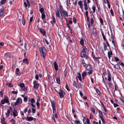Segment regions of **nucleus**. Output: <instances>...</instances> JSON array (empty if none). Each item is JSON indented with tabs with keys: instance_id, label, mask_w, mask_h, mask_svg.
Segmentation results:
<instances>
[{
	"instance_id": "nucleus-1",
	"label": "nucleus",
	"mask_w": 124,
	"mask_h": 124,
	"mask_svg": "<svg viewBox=\"0 0 124 124\" xmlns=\"http://www.w3.org/2000/svg\"><path fill=\"white\" fill-rule=\"evenodd\" d=\"M39 50L41 56L45 58L46 53V50L45 48L44 47H41L39 48Z\"/></svg>"
},
{
	"instance_id": "nucleus-2",
	"label": "nucleus",
	"mask_w": 124,
	"mask_h": 124,
	"mask_svg": "<svg viewBox=\"0 0 124 124\" xmlns=\"http://www.w3.org/2000/svg\"><path fill=\"white\" fill-rule=\"evenodd\" d=\"M22 103L21 99L20 98H18L17 99L16 102H15L14 106H16L18 104H20Z\"/></svg>"
},
{
	"instance_id": "nucleus-3",
	"label": "nucleus",
	"mask_w": 124,
	"mask_h": 124,
	"mask_svg": "<svg viewBox=\"0 0 124 124\" xmlns=\"http://www.w3.org/2000/svg\"><path fill=\"white\" fill-rule=\"evenodd\" d=\"M59 93L61 98H62L65 95L64 92L61 89L60 90L59 92Z\"/></svg>"
},
{
	"instance_id": "nucleus-4",
	"label": "nucleus",
	"mask_w": 124,
	"mask_h": 124,
	"mask_svg": "<svg viewBox=\"0 0 124 124\" xmlns=\"http://www.w3.org/2000/svg\"><path fill=\"white\" fill-rule=\"evenodd\" d=\"M51 102L53 110H56L55 105L54 101H51Z\"/></svg>"
},
{
	"instance_id": "nucleus-5",
	"label": "nucleus",
	"mask_w": 124,
	"mask_h": 124,
	"mask_svg": "<svg viewBox=\"0 0 124 124\" xmlns=\"http://www.w3.org/2000/svg\"><path fill=\"white\" fill-rule=\"evenodd\" d=\"M111 65L114 66V68H115L116 70V69H120V67L119 64H117L115 65L112 63H111Z\"/></svg>"
},
{
	"instance_id": "nucleus-6",
	"label": "nucleus",
	"mask_w": 124,
	"mask_h": 124,
	"mask_svg": "<svg viewBox=\"0 0 124 124\" xmlns=\"http://www.w3.org/2000/svg\"><path fill=\"white\" fill-rule=\"evenodd\" d=\"M40 31L41 33L43 35L45 36V35L46 33L44 29L40 28Z\"/></svg>"
},
{
	"instance_id": "nucleus-7",
	"label": "nucleus",
	"mask_w": 124,
	"mask_h": 124,
	"mask_svg": "<svg viewBox=\"0 0 124 124\" xmlns=\"http://www.w3.org/2000/svg\"><path fill=\"white\" fill-rule=\"evenodd\" d=\"M56 15L57 16L59 17L60 16V13H61L60 10L59 9H58L55 11Z\"/></svg>"
},
{
	"instance_id": "nucleus-8",
	"label": "nucleus",
	"mask_w": 124,
	"mask_h": 124,
	"mask_svg": "<svg viewBox=\"0 0 124 124\" xmlns=\"http://www.w3.org/2000/svg\"><path fill=\"white\" fill-rule=\"evenodd\" d=\"M4 12V9L3 8L0 9V16H2Z\"/></svg>"
},
{
	"instance_id": "nucleus-9",
	"label": "nucleus",
	"mask_w": 124,
	"mask_h": 124,
	"mask_svg": "<svg viewBox=\"0 0 124 124\" xmlns=\"http://www.w3.org/2000/svg\"><path fill=\"white\" fill-rule=\"evenodd\" d=\"M54 66L55 70L56 71L58 69V66L57 63L55 62H54Z\"/></svg>"
},
{
	"instance_id": "nucleus-10",
	"label": "nucleus",
	"mask_w": 124,
	"mask_h": 124,
	"mask_svg": "<svg viewBox=\"0 0 124 124\" xmlns=\"http://www.w3.org/2000/svg\"><path fill=\"white\" fill-rule=\"evenodd\" d=\"M93 30V34L95 36H96V29L94 28H93L92 29Z\"/></svg>"
},
{
	"instance_id": "nucleus-11",
	"label": "nucleus",
	"mask_w": 124,
	"mask_h": 124,
	"mask_svg": "<svg viewBox=\"0 0 124 124\" xmlns=\"http://www.w3.org/2000/svg\"><path fill=\"white\" fill-rule=\"evenodd\" d=\"M110 51V52H108V55L109 59H110V55H113V53L112 51L111 50L110 48L109 49Z\"/></svg>"
},
{
	"instance_id": "nucleus-12",
	"label": "nucleus",
	"mask_w": 124,
	"mask_h": 124,
	"mask_svg": "<svg viewBox=\"0 0 124 124\" xmlns=\"http://www.w3.org/2000/svg\"><path fill=\"white\" fill-rule=\"evenodd\" d=\"M108 80L109 81H110L111 80V78H110V73L109 71H108Z\"/></svg>"
},
{
	"instance_id": "nucleus-13",
	"label": "nucleus",
	"mask_w": 124,
	"mask_h": 124,
	"mask_svg": "<svg viewBox=\"0 0 124 124\" xmlns=\"http://www.w3.org/2000/svg\"><path fill=\"white\" fill-rule=\"evenodd\" d=\"M92 65H89L87 66L86 68L87 70H92Z\"/></svg>"
},
{
	"instance_id": "nucleus-14",
	"label": "nucleus",
	"mask_w": 124,
	"mask_h": 124,
	"mask_svg": "<svg viewBox=\"0 0 124 124\" xmlns=\"http://www.w3.org/2000/svg\"><path fill=\"white\" fill-rule=\"evenodd\" d=\"M52 17L53 19V20L51 21V22L52 24H53L55 22V19L53 15L52 16Z\"/></svg>"
},
{
	"instance_id": "nucleus-15",
	"label": "nucleus",
	"mask_w": 124,
	"mask_h": 124,
	"mask_svg": "<svg viewBox=\"0 0 124 124\" xmlns=\"http://www.w3.org/2000/svg\"><path fill=\"white\" fill-rule=\"evenodd\" d=\"M27 120L29 121H32L34 119V118L31 116L27 117Z\"/></svg>"
},
{
	"instance_id": "nucleus-16",
	"label": "nucleus",
	"mask_w": 124,
	"mask_h": 124,
	"mask_svg": "<svg viewBox=\"0 0 124 124\" xmlns=\"http://www.w3.org/2000/svg\"><path fill=\"white\" fill-rule=\"evenodd\" d=\"M10 113V110L9 109H7V113H5V115L7 117H8L9 116Z\"/></svg>"
},
{
	"instance_id": "nucleus-17",
	"label": "nucleus",
	"mask_w": 124,
	"mask_h": 124,
	"mask_svg": "<svg viewBox=\"0 0 124 124\" xmlns=\"http://www.w3.org/2000/svg\"><path fill=\"white\" fill-rule=\"evenodd\" d=\"M62 12L64 16H68V13L67 11L65 10H63V12Z\"/></svg>"
},
{
	"instance_id": "nucleus-18",
	"label": "nucleus",
	"mask_w": 124,
	"mask_h": 124,
	"mask_svg": "<svg viewBox=\"0 0 124 124\" xmlns=\"http://www.w3.org/2000/svg\"><path fill=\"white\" fill-rule=\"evenodd\" d=\"M18 114L17 111L15 109L14 110V112H13V115L14 117H15L17 116Z\"/></svg>"
},
{
	"instance_id": "nucleus-19",
	"label": "nucleus",
	"mask_w": 124,
	"mask_h": 124,
	"mask_svg": "<svg viewBox=\"0 0 124 124\" xmlns=\"http://www.w3.org/2000/svg\"><path fill=\"white\" fill-rule=\"evenodd\" d=\"M39 86V85L38 84H35L34 85V88L36 89H37Z\"/></svg>"
},
{
	"instance_id": "nucleus-20",
	"label": "nucleus",
	"mask_w": 124,
	"mask_h": 124,
	"mask_svg": "<svg viewBox=\"0 0 124 124\" xmlns=\"http://www.w3.org/2000/svg\"><path fill=\"white\" fill-rule=\"evenodd\" d=\"M5 55L6 57H8L10 58H11V54L8 53H7L5 54Z\"/></svg>"
},
{
	"instance_id": "nucleus-21",
	"label": "nucleus",
	"mask_w": 124,
	"mask_h": 124,
	"mask_svg": "<svg viewBox=\"0 0 124 124\" xmlns=\"http://www.w3.org/2000/svg\"><path fill=\"white\" fill-rule=\"evenodd\" d=\"M83 52V51H82L81 53V56L82 57H85L86 55L85 54L86 53H84V52Z\"/></svg>"
},
{
	"instance_id": "nucleus-22",
	"label": "nucleus",
	"mask_w": 124,
	"mask_h": 124,
	"mask_svg": "<svg viewBox=\"0 0 124 124\" xmlns=\"http://www.w3.org/2000/svg\"><path fill=\"white\" fill-rule=\"evenodd\" d=\"M82 1L81 0H80L79 1L78 3V4L79 5L80 7L81 8H82Z\"/></svg>"
},
{
	"instance_id": "nucleus-23",
	"label": "nucleus",
	"mask_w": 124,
	"mask_h": 124,
	"mask_svg": "<svg viewBox=\"0 0 124 124\" xmlns=\"http://www.w3.org/2000/svg\"><path fill=\"white\" fill-rule=\"evenodd\" d=\"M56 80L57 83L58 84H60L61 83L60 80V78L58 77H57L56 78Z\"/></svg>"
},
{
	"instance_id": "nucleus-24",
	"label": "nucleus",
	"mask_w": 124,
	"mask_h": 124,
	"mask_svg": "<svg viewBox=\"0 0 124 124\" xmlns=\"http://www.w3.org/2000/svg\"><path fill=\"white\" fill-rule=\"evenodd\" d=\"M19 85L20 86L21 89H22L25 86L24 85V83H22L21 84H20Z\"/></svg>"
},
{
	"instance_id": "nucleus-25",
	"label": "nucleus",
	"mask_w": 124,
	"mask_h": 124,
	"mask_svg": "<svg viewBox=\"0 0 124 124\" xmlns=\"http://www.w3.org/2000/svg\"><path fill=\"white\" fill-rule=\"evenodd\" d=\"M18 18H22V19H23V16H22V15L21 13L20 12H19V14L18 15Z\"/></svg>"
},
{
	"instance_id": "nucleus-26",
	"label": "nucleus",
	"mask_w": 124,
	"mask_h": 124,
	"mask_svg": "<svg viewBox=\"0 0 124 124\" xmlns=\"http://www.w3.org/2000/svg\"><path fill=\"white\" fill-rule=\"evenodd\" d=\"M98 111L99 112V116H103V114L102 113V112L101 111H100V110H98Z\"/></svg>"
},
{
	"instance_id": "nucleus-27",
	"label": "nucleus",
	"mask_w": 124,
	"mask_h": 124,
	"mask_svg": "<svg viewBox=\"0 0 124 124\" xmlns=\"http://www.w3.org/2000/svg\"><path fill=\"white\" fill-rule=\"evenodd\" d=\"M87 50V49L85 46H83V50L82 51H83V52L84 53H86V51Z\"/></svg>"
},
{
	"instance_id": "nucleus-28",
	"label": "nucleus",
	"mask_w": 124,
	"mask_h": 124,
	"mask_svg": "<svg viewBox=\"0 0 124 124\" xmlns=\"http://www.w3.org/2000/svg\"><path fill=\"white\" fill-rule=\"evenodd\" d=\"M6 85L8 86L11 87H13V85L10 83H6Z\"/></svg>"
},
{
	"instance_id": "nucleus-29",
	"label": "nucleus",
	"mask_w": 124,
	"mask_h": 124,
	"mask_svg": "<svg viewBox=\"0 0 124 124\" xmlns=\"http://www.w3.org/2000/svg\"><path fill=\"white\" fill-rule=\"evenodd\" d=\"M10 121H11L12 123V124H15L16 121L13 118H12Z\"/></svg>"
},
{
	"instance_id": "nucleus-30",
	"label": "nucleus",
	"mask_w": 124,
	"mask_h": 124,
	"mask_svg": "<svg viewBox=\"0 0 124 124\" xmlns=\"http://www.w3.org/2000/svg\"><path fill=\"white\" fill-rule=\"evenodd\" d=\"M87 75L86 72H85L84 71L82 73V76L85 77Z\"/></svg>"
},
{
	"instance_id": "nucleus-31",
	"label": "nucleus",
	"mask_w": 124,
	"mask_h": 124,
	"mask_svg": "<svg viewBox=\"0 0 124 124\" xmlns=\"http://www.w3.org/2000/svg\"><path fill=\"white\" fill-rule=\"evenodd\" d=\"M23 62L24 63H26L27 64H28V61L27 59L26 58L24 59L23 61Z\"/></svg>"
},
{
	"instance_id": "nucleus-32",
	"label": "nucleus",
	"mask_w": 124,
	"mask_h": 124,
	"mask_svg": "<svg viewBox=\"0 0 124 124\" xmlns=\"http://www.w3.org/2000/svg\"><path fill=\"white\" fill-rule=\"evenodd\" d=\"M82 63L83 64L84 67H85L86 65V64L85 63L84 60H83L82 61Z\"/></svg>"
},
{
	"instance_id": "nucleus-33",
	"label": "nucleus",
	"mask_w": 124,
	"mask_h": 124,
	"mask_svg": "<svg viewBox=\"0 0 124 124\" xmlns=\"http://www.w3.org/2000/svg\"><path fill=\"white\" fill-rule=\"evenodd\" d=\"M45 15L44 13L42 14L41 15V18L42 20H43L45 19Z\"/></svg>"
},
{
	"instance_id": "nucleus-34",
	"label": "nucleus",
	"mask_w": 124,
	"mask_h": 124,
	"mask_svg": "<svg viewBox=\"0 0 124 124\" xmlns=\"http://www.w3.org/2000/svg\"><path fill=\"white\" fill-rule=\"evenodd\" d=\"M6 0H2L1 2V4L2 5H3L5 4L6 2Z\"/></svg>"
},
{
	"instance_id": "nucleus-35",
	"label": "nucleus",
	"mask_w": 124,
	"mask_h": 124,
	"mask_svg": "<svg viewBox=\"0 0 124 124\" xmlns=\"http://www.w3.org/2000/svg\"><path fill=\"white\" fill-rule=\"evenodd\" d=\"M80 43L82 45H83L84 44V43L83 39H81L80 41Z\"/></svg>"
},
{
	"instance_id": "nucleus-36",
	"label": "nucleus",
	"mask_w": 124,
	"mask_h": 124,
	"mask_svg": "<svg viewBox=\"0 0 124 124\" xmlns=\"http://www.w3.org/2000/svg\"><path fill=\"white\" fill-rule=\"evenodd\" d=\"M92 8L93 10V12L94 13L95 11V7L94 6H93L92 7Z\"/></svg>"
},
{
	"instance_id": "nucleus-37",
	"label": "nucleus",
	"mask_w": 124,
	"mask_h": 124,
	"mask_svg": "<svg viewBox=\"0 0 124 124\" xmlns=\"http://www.w3.org/2000/svg\"><path fill=\"white\" fill-rule=\"evenodd\" d=\"M104 49L105 51H106L107 49V46L105 44L103 43Z\"/></svg>"
},
{
	"instance_id": "nucleus-38",
	"label": "nucleus",
	"mask_w": 124,
	"mask_h": 124,
	"mask_svg": "<svg viewBox=\"0 0 124 124\" xmlns=\"http://www.w3.org/2000/svg\"><path fill=\"white\" fill-rule=\"evenodd\" d=\"M67 39H69L70 42H71V43H72V40H71L70 37L67 35Z\"/></svg>"
},
{
	"instance_id": "nucleus-39",
	"label": "nucleus",
	"mask_w": 124,
	"mask_h": 124,
	"mask_svg": "<svg viewBox=\"0 0 124 124\" xmlns=\"http://www.w3.org/2000/svg\"><path fill=\"white\" fill-rule=\"evenodd\" d=\"M60 10L61 11L63 12V11L64 10L63 9V8H62V6L61 5H60Z\"/></svg>"
},
{
	"instance_id": "nucleus-40",
	"label": "nucleus",
	"mask_w": 124,
	"mask_h": 124,
	"mask_svg": "<svg viewBox=\"0 0 124 124\" xmlns=\"http://www.w3.org/2000/svg\"><path fill=\"white\" fill-rule=\"evenodd\" d=\"M74 123L76 124H78L80 123V122L78 120H76L74 121Z\"/></svg>"
},
{
	"instance_id": "nucleus-41",
	"label": "nucleus",
	"mask_w": 124,
	"mask_h": 124,
	"mask_svg": "<svg viewBox=\"0 0 124 124\" xmlns=\"http://www.w3.org/2000/svg\"><path fill=\"white\" fill-rule=\"evenodd\" d=\"M102 35L103 36V39L104 40H105V41L106 40V39L105 37V36L104 35V34L103 33H102Z\"/></svg>"
},
{
	"instance_id": "nucleus-42",
	"label": "nucleus",
	"mask_w": 124,
	"mask_h": 124,
	"mask_svg": "<svg viewBox=\"0 0 124 124\" xmlns=\"http://www.w3.org/2000/svg\"><path fill=\"white\" fill-rule=\"evenodd\" d=\"M44 9L43 8H41L40 9L39 11L41 13H42L44 11Z\"/></svg>"
},
{
	"instance_id": "nucleus-43",
	"label": "nucleus",
	"mask_w": 124,
	"mask_h": 124,
	"mask_svg": "<svg viewBox=\"0 0 124 124\" xmlns=\"http://www.w3.org/2000/svg\"><path fill=\"white\" fill-rule=\"evenodd\" d=\"M91 111L93 112V114H94L95 113V110L94 109V108H91Z\"/></svg>"
},
{
	"instance_id": "nucleus-44",
	"label": "nucleus",
	"mask_w": 124,
	"mask_h": 124,
	"mask_svg": "<svg viewBox=\"0 0 124 124\" xmlns=\"http://www.w3.org/2000/svg\"><path fill=\"white\" fill-rule=\"evenodd\" d=\"M30 102L32 103H34L35 102V100L33 98H32L31 99Z\"/></svg>"
},
{
	"instance_id": "nucleus-45",
	"label": "nucleus",
	"mask_w": 124,
	"mask_h": 124,
	"mask_svg": "<svg viewBox=\"0 0 124 124\" xmlns=\"http://www.w3.org/2000/svg\"><path fill=\"white\" fill-rule=\"evenodd\" d=\"M70 0H67V6H69L70 4Z\"/></svg>"
},
{
	"instance_id": "nucleus-46",
	"label": "nucleus",
	"mask_w": 124,
	"mask_h": 124,
	"mask_svg": "<svg viewBox=\"0 0 124 124\" xmlns=\"http://www.w3.org/2000/svg\"><path fill=\"white\" fill-rule=\"evenodd\" d=\"M20 70L19 68H17L16 70V72L17 74L18 72Z\"/></svg>"
},
{
	"instance_id": "nucleus-47",
	"label": "nucleus",
	"mask_w": 124,
	"mask_h": 124,
	"mask_svg": "<svg viewBox=\"0 0 124 124\" xmlns=\"http://www.w3.org/2000/svg\"><path fill=\"white\" fill-rule=\"evenodd\" d=\"M65 87L68 91H70V90L68 88V85H66Z\"/></svg>"
},
{
	"instance_id": "nucleus-48",
	"label": "nucleus",
	"mask_w": 124,
	"mask_h": 124,
	"mask_svg": "<svg viewBox=\"0 0 124 124\" xmlns=\"http://www.w3.org/2000/svg\"><path fill=\"white\" fill-rule=\"evenodd\" d=\"M1 121L2 124H6V123L5 121H3L2 120V119H1Z\"/></svg>"
},
{
	"instance_id": "nucleus-49",
	"label": "nucleus",
	"mask_w": 124,
	"mask_h": 124,
	"mask_svg": "<svg viewBox=\"0 0 124 124\" xmlns=\"http://www.w3.org/2000/svg\"><path fill=\"white\" fill-rule=\"evenodd\" d=\"M93 73V71L92 70H90V71L88 72V74L90 75L92 74Z\"/></svg>"
},
{
	"instance_id": "nucleus-50",
	"label": "nucleus",
	"mask_w": 124,
	"mask_h": 124,
	"mask_svg": "<svg viewBox=\"0 0 124 124\" xmlns=\"http://www.w3.org/2000/svg\"><path fill=\"white\" fill-rule=\"evenodd\" d=\"M73 85L74 87L76 88H78L77 86L76 85V84L75 82H74L73 83Z\"/></svg>"
},
{
	"instance_id": "nucleus-51",
	"label": "nucleus",
	"mask_w": 124,
	"mask_h": 124,
	"mask_svg": "<svg viewBox=\"0 0 124 124\" xmlns=\"http://www.w3.org/2000/svg\"><path fill=\"white\" fill-rule=\"evenodd\" d=\"M22 24L23 25H24L25 23V21L24 20H23L22 19Z\"/></svg>"
},
{
	"instance_id": "nucleus-52",
	"label": "nucleus",
	"mask_w": 124,
	"mask_h": 124,
	"mask_svg": "<svg viewBox=\"0 0 124 124\" xmlns=\"http://www.w3.org/2000/svg\"><path fill=\"white\" fill-rule=\"evenodd\" d=\"M36 105L37 107L40 106V103L39 101H37L36 102Z\"/></svg>"
},
{
	"instance_id": "nucleus-53",
	"label": "nucleus",
	"mask_w": 124,
	"mask_h": 124,
	"mask_svg": "<svg viewBox=\"0 0 124 124\" xmlns=\"http://www.w3.org/2000/svg\"><path fill=\"white\" fill-rule=\"evenodd\" d=\"M112 42L114 46H115V41H114V39H112Z\"/></svg>"
},
{
	"instance_id": "nucleus-54",
	"label": "nucleus",
	"mask_w": 124,
	"mask_h": 124,
	"mask_svg": "<svg viewBox=\"0 0 124 124\" xmlns=\"http://www.w3.org/2000/svg\"><path fill=\"white\" fill-rule=\"evenodd\" d=\"M100 21L101 23L102 24L103 23V19H102L101 18H100Z\"/></svg>"
},
{
	"instance_id": "nucleus-55",
	"label": "nucleus",
	"mask_w": 124,
	"mask_h": 124,
	"mask_svg": "<svg viewBox=\"0 0 124 124\" xmlns=\"http://www.w3.org/2000/svg\"><path fill=\"white\" fill-rule=\"evenodd\" d=\"M32 112L33 113H35V111H36V110H35V109L34 108H32Z\"/></svg>"
},
{
	"instance_id": "nucleus-56",
	"label": "nucleus",
	"mask_w": 124,
	"mask_h": 124,
	"mask_svg": "<svg viewBox=\"0 0 124 124\" xmlns=\"http://www.w3.org/2000/svg\"><path fill=\"white\" fill-rule=\"evenodd\" d=\"M0 93L1 94L0 96L1 97H3V92L2 91H0Z\"/></svg>"
},
{
	"instance_id": "nucleus-57",
	"label": "nucleus",
	"mask_w": 124,
	"mask_h": 124,
	"mask_svg": "<svg viewBox=\"0 0 124 124\" xmlns=\"http://www.w3.org/2000/svg\"><path fill=\"white\" fill-rule=\"evenodd\" d=\"M24 101H26L27 100V97H25L24 98Z\"/></svg>"
},
{
	"instance_id": "nucleus-58",
	"label": "nucleus",
	"mask_w": 124,
	"mask_h": 124,
	"mask_svg": "<svg viewBox=\"0 0 124 124\" xmlns=\"http://www.w3.org/2000/svg\"><path fill=\"white\" fill-rule=\"evenodd\" d=\"M73 22L75 23L76 22L77 20L76 18L75 17H73Z\"/></svg>"
},
{
	"instance_id": "nucleus-59",
	"label": "nucleus",
	"mask_w": 124,
	"mask_h": 124,
	"mask_svg": "<svg viewBox=\"0 0 124 124\" xmlns=\"http://www.w3.org/2000/svg\"><path fill=\"white\" fill-rule=\"evenodd\" d=\"M115 60L116 61V62H118L119 61V59L117 57H116L115 56L114 57Z\"/></svg>"
},
{
	"instance_id": "nucleus-60",
	"label": "nucleus",
	"mask_w": 124,
	"mask_h": 124,
	"mask_svg": "<svg viewBox=\"0 0 124 124\" xmlns=\"http://www.w3.org/2000/svg\"><path fill=\"white\" fill-rule=\"evenodd\" d=\"M96 91L97 93L99 95H100L101 94V93L100 91L99 90H98L97 89H96Z\"/></svg>"
},
{
	"instance_id": "nucleus-61",
	"label": "nucleus",
	"mask_w": 124,
	"mask_h": 124,
	"mask_svg": "<svg viewBox=\"0 0 124 124\" xmlns=\"http://www.w3.org/2000/svg\"><path fill=\"white\" fill-rule=\"evenodd\" d=\"M12 93L13 94H17L18 93V92H17V91H13L12 92Z\"/></svg>"
},
{
	"instance_id": "nucleus-62",
	"label": "nucleus",
	"mask_w": 124,
	"mask_h": 124,
	"mask_svg": "<svg viewBox=\"0 0 124 124\" xmlns=\"http://www.w3.org/2000/svg\"><path fill=\"white\" fill-rule=\"evenodd\" d=\"M4 100L5 102L7 103H8L9 102L8 100L6 98Z\"/></svg>"
},
{
	"instance_id": "nucleus-63",
	"label": "nucleus",
	"mask_w": 124,
	"mask_h": 124,
	"mask_svg": "<svg viewBox=\"0 0 124 124\" xmlns=\"http://www.w3.org/2000/svg\"><path fill=\"white\" fill-rule=\"evenodd\" d=\"M114 107L115 108H116V107L118 106V105L117 104H116V103L114 104Z\"/></svg>"
},
{
	"instance_id": "nucleus-64",
	"label": "nucleus",
	"mask_w": 124,
	"mask_h": 124,
	"mask_svg": "<svg viewBox=\"0 0 124 124\" xmlns=\"http://www.w3.org/2000/svg\"><path fill=\"white\" fill-rule=\"evenodd\" d=\"M86 122L88 124H90V121L88 118H87V119Z\"/></svg>"
}]
</instances>
